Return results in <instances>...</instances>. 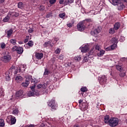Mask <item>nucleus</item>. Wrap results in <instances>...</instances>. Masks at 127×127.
<instances>
[{
  "mask_svg": "<svg viewBox=\"0 0 127 127\" xmlns=\"http://www.w3.org/2000/svg\"><path fill=\"white\" fill-rule=\"evenodd\" d=\"M28 85H29V83L28 82H27L26 81H25V82H23L21 84V86L24 87V88L28 87Z\"/></svg>",
  "mask_w": 127,
  "mask_h": 127,
  "instance_id": "nucleus-31",
  "label": "nucleus"
},
{
  "mask_svg": "<svg viewBox=\"0 0 127 127\" xmlns=\"http://www.w3.org/2000/svg\"><path fill=\"white\" fill-rule=\"evenodd\" d=\"M83 61V62H88V61H89V58H88L87 56L84 58Z\"/></svg>",
  "mask_w": 127,
  "mask_h": 127,
  "instance_id": "nucleus-42",
  "label": "nucleus"
},
{
  "mask_svg": "<svg viewBox=\"0 0 127 127\" xmlns=\"http://www.w3.org/2000/svg\"><path fill=\"white\" fill-rule=\"evenodd\" d=\"M30 89L32 90V91H35V90H34V89H35V85L34 84L32 86H31Z\"/></svg>",
  "mask_w": 127,
  "mask_h": 127,
  "instance_id": "nucleus-55",
  "label": "nucleus"
},
{
  "mask_svg": "<svg viewBox=\"0 0 127 127\" xmlns=\"http://www.w3.org/2000/svg\"><path fill=\"white\" fill-rule=\"evenodd\" d=\"M88 54L92 55L94 54V49H92L88 53Z\"/></svg>",
  "mask_w": 127,
  "mask_h": 127,
  "instance_id": "nucleus-54",
  "label": "nucleus"
},
{
  "mask_svg": "<svg viewBox=\"0 0 127 127\" xmlns=\"http://www.w3.org/2000/svg\"><path fill=\"white\" fill-rule=\"evenodd\" d=\"M31 80H32V76L29 75L26 78L25 81L27 82V83L30 84V81H31Z\"/></svg>",
  "mask_w": 127,
  "mask_h": 127,
  "instance_id": "nucleus-23",
  "label": "nucleus"
},
{
  "mask_svg": "<svg viewBox=\"0 0 127 127\" xmlns=\"http://www.w3.org/2000/svg\"><path fill=\"white\" fill-rule=\"evenodd\" d=\"M66 14L65 13H60L59 14V16L61 18H64L65 17V15Z\"/></svg>",
  "mask_w": 127,
  "mask_h": 127,
  "instance_id": "nucleus-40",
  "label": "nucleus"
},
{
  "mask_svg": "<svg viewBox=\"0 0 127 127\" xmlns=\"http://www.w3.org/2000/svg\"><path fill=\"white\" fill-rule=\"evenodd\" d=\"M119 76L121 78H123V77H125V76H126V72H124V71L121 72L119 74Z\"/></svg>",
  "mask_w": 127,
  "mask_h": 127,
  "instance_id": "nucleus-34",
  "label": "nucleus"
},
{
  "mask_svg": "<svg viewBox=\"0 0 127 127\" xmlns=\"http://www.w3.org/2000/svg\"><path fill=\"white\" fill-rule=\"evenodd\" d=\"M107 76L105 75H101L98 77L99 83L102 86H104V85H106V84H107Z\"/></svg>",
  "mask_w": 127,
  "mask_h": 127,
  "instance_id": "nucleus-4",
  "label": "nucleus"
},
{
  "mask_svg": "<svg viewBox=\"0 0 127 127\" xmlns=\"http://www.w3.org/2000/svg\"><path fill=\"white\" fill-rule=\"evenodd\" d=\"M67 2H68L69 3H73L74 0H67Z\"/></svg>",
  "mask_w": 127,
  "mask_h": 127,
  "instance_id": "nucleus-61",
  "label": "nucleus"
},
{
  "mask_svg": "<svg viewBox=\"0 0 127 127\" xmlns=\"http://www.w3.org/2000/svg\"><path fill=\"white\" fill-rule=\"evenodd\" d=\"M105 54V51L103 50H99L97 53V56L101 57Z\"/></svg>",
  "mask_w": 127,
  "mask_h": 127,
  "instance_id": "nucleus-20",
  "label": "nucleus"
},
{
  "mask_svg": "<svg viewBox=\"0 0 127 127\" xmlns=\"http://www.w3.org/2000/svg\"><path fill=\"white\" fill-rule=\"evenodd\" d=\"M4 127V120L3 119H0V127Z\"/></svg>",
  "mask_w": 127,
  "mask_h": 127,
  "instance_id": "nucleus-30",
  "label": "nucleus"
},
{
  "mask_svg": "<svg viewBox=\"0 0 127 127\" xmlns=\"http://www.w3.org/2000/svg\"><path fill=\"white\" fill-rule=\"evenodd\" d=\"M48 105L49 107H51V110L52 112H54V111H56L57 109V106H56V103H55V100L52 99L48 102Z\"/></svg>",
  "mask_w": 127,
  "mask_h": 127,
  "instance_id": "nucleus-2",
  "label": "nucleus"
},
{
  "mask_svg": "<svg viewBox=\"0 0 127 127\" xmlns=\"http://www.w3.org/2000/svg\"><path fill=\"white\" fill-rule=\"evenodd\" d=\"M0 47L2 49H4L5 48V44L4 43H2L1 44Z\"/></svg>",
  "mask_w": 127,
  "mask_h": 127,
  "instance_id": "nucleus-51",
  "label": "nucleus"
},
{
  "mask_svg": "<svg viewBox=\"0 0 127 127\" xmlns=\"http://www.w3.org/2000/svg\"><path fill=\"white\" fill-rule=\"evenodd\" d=\"M50 73V71L48 70V69L47 68H45V71L44 72V75L46 76L48 75H49V74Z\"/></svg>",
  "mask_w": 127,
  "mask_h": 127,
  "instance_id": "nucleus-29",
  "label": "nucleus"
},
{
  "mask_svg": "<svg viewBox=\"0 0 127 127\" xmlns=\"http://www.w3.org/2000/svg\"><path fill=\"white\" fill-rule=\"evenodd\" d=\"M80 91H81V92H83L84 93L85 92H87L88 91V89L86 87H83L81 88Z\"/></svg>",
  "mask_w": 127,
  "mask_h": 127,
  "instance_id": "nucleus-36",
  "label": "nucleus"
},
{
  "mask_svg": "<svg viewBox=\"0 0 127 127\" xmlns=\"http://www.w3.org/2000/svg\"><path fill=\"white\" fill-rule=\"evenodd\" d=\"M38 95L39 94H38V91L37 90H31L28 93V96H29V97L38 96Z\"/></svg>",
  "mask_w": 127,
  "mask_h": 127,
  "instance_id": "nucleus-10",
  "label": "nucleus"
},
{
  "mask_svg": "<svg viewBox=\"0 0 127 127\" xmlns=\"http://www.w3.org/2000/svg\"><path fill=\"white\" fill-rule=\"evenodd\" d=\"M42 86L43 89H46L47 87V84L44 83L43 84H42Z\"/></svg>",
  "mask_w": 127,
  "mask_h": 127,
  "instance_id": "nucleus-57",
  "label": "nucleus"
},
{
  "mask_svg": "<svg viewBox=\"0 0 127 127\" xmlns=\"http://www.w3.org/2000/svg\"><path fill=\"white\" fill-rule=\"evenodd\" d=\"M117 5H118V10H123L125 8V5H124L122 1L120 3H118Z\"/></svg>",
  "mask_w": 127,
  "mask_h": 127,
  "instance_id": "nucleus-12",
  "label": "nucleus"
},
{
  "mask_svg": "<svg viewBox=\"0 0 127 127\" xmlns=\"http://www.w3.org/2000/svg\"><path fill=\"white\" fill-rule=\"evenodd\" d=\"M7 123H9L10 125H15V123H16V119L14 116H12L10 115V116L7 117V119L6 120Z\"/></svg>",
  "mask_w": 127,
  "mask_h": 127,
  "instance_id": "nucleus-5",
  "label": "nucleus"
},
{
  "mask_svg": "<svg viewBox=\"0 0 127 127\" xmlns=\"http://www.w3.org/2000/svg\"><path fill=\"white\" fill-rule=\"evenodd\" d=\"M102 31V27L99 26L97 28H95L93 31H91L90 32V34L93 35V36H95V35H97L99 34Z\"/></svg>",
  "mask_w": 127,
  "mask_h": 127,
  "instance_id": "nucleus-6",
  "label": "nucleus"
},
{
  "mask_svg": "<svg viewBox=\"0 0 127 127\" xmlns=\"http://www.w3.org/2000/svg\"><path fill=\"white\" fill-rule=\"evenodd\" d=\"M85 21H87V22H93V20L91 18L86 19Z\"/></svg>",
  "mask_w": 127,
  "mask_h": 127,
  "instance_id": "nucleus-49",
  "label": "nucleus"
},
{
  "mask_svg": "<svg viewBox=\"0 0 127 127\" xmlns=\"http://www.w3.org/2000/svg\"><path fill=\"white\" fill-rule=\"evenodd\" d=\"M124 40H125V37L123 36H121L120 39V41L121 42H123V41H124Z\"/></svg>",
  "mask_w": 127,
  "mask_h": 127,
  "instance_id": "nucleus-59",
  "label": "nucleus"
},
{
  "mask_svg": "<svg viewBox=\"0 0 127 127\" xmlns=\"http://www.w3.org/2000/svg\"><path fill=\"white\" fill-rule=\"evenodd\" d=\"M36 58H37V59H42V58H43V53H37V54H36Z\"/></svg>",
  "mask_w": 127,
  "mask_h": 127,
  "instance_id": "nucleus-18",
  "label": "nucleus"
},
{
  "mask_svg": "<svg viewBox=\"0 0 127 127\" xmlns=\"http://www.w3.org/2000/svg\"><path fill=\"white\" fill-rule=\"evenodd\" d=\"M95 49L96 50H98V51H100V50H101V47L97 45L95 46Z\"/></svg>",
  "mask_w": 127,
  "mask_h": 127,
  "instance_id": "nucleus-47",
  "label": "nucleus"
},
{
  "mask_svg": "<svg viewBox=\"0 0 127 127\" xmlns=\"http://www.w3.org/2000/svg\"><path fill=\"white\" fill-rule=\"evenodd\" d=\"M73 127H80V126L78 124H75L74 126H73Z\"/></svg>",
  "mask_w": 127,
  "mask_h": 127,
  "instance_id": "nucleus-64",
  "label": "nucleus"
},
{
  "mask_svg": "<svg viewBox=\"0 0 127 127\" xmlns=\"http://www.w3.org/2000/svg\"><path fill=\"white\" fill-rule=\"evenodd\" d=\"M37 87L38 89H41V88H43L42 84H38Z\"/></svg>",
  "mask_w": 127,
  "mask_h": 127,
  "instance_id": "nucleus-56",
  "label": "nucleus"
},
{
  "mask_svg": "<svg viewBox=\"0 0 127 127\" xmlns=\"http://www.w3.org/2000/svg\"><path fill=\"white\" fill-rule=\"evenodd\" d=\"M109 32L110 34H114L116 31H115V29L114 28H111L109 30Z\"/></svg>",
  "mask_w": 127,
  "mask_h": 127,
  "instance_id": "nucleus-32",
  "label": "nucleus"
},
{
  "mask_svg": "<svg viewBox=\"0 0 127 127\" xmlns=\"http://www.w3.org/2000/svg\"><path fill=\"white\" fill-rule=\"evenodd\" d=\"M74 59V60H75V61H76L77 62L81 60V57L79 56L75 57Z\"/></svg>",
  "mask_w": 127,
  "mask_h": 127,
  "instance_id": "nucleus-38",
  "label": "nucleus"
},
{
  "mask_svg": "<svg viewBox=\"0 0 127 127\" xmlns=\"http://www.w3.org/2000/svg\"><path fill=\"white\" fill-rule=\"evenodd\" d=\"M31 83H36V79H32H32L31 80Z\"/></svg>",
  "mask_w": 127,
  "mask_h": 127,
  "instance_id": "nucleus-60",
  "label": "nucleus"
},
{
  "mask_svg": "<svg viewBox=\"0 0 127 127\" xmlns=\"http://www.w3.org/2000/svg\"><path fill=\"white\" fill-rule=\"evenodd\" d=\"M19 113L18 109H15L13 110L12 114L13 115H17Z\"/></svg>",
  "mask_w": 127,
  "mask_h": 127,
  "instance_id": "nucleus-39",
  "label": "nucleus"
},
{
  "mask_svg": "<svg viewBox=\"0 0 127 127\" xmlns=\"http://www.w3.org/2000/svg\"><path fill=\"white\" fill-rule=\"evenodd\" d=\"M74 23H75V21H74V20L72 19L71 21V23L67 24V26L68 27L71 28L72 27V26H73V24H74Z\"/></svg>",
  "mask_w": 127,
  "mask_h": 127,
  "instance_id": "nucleus-27",
  "label": "nucleus"
},
{
  "mask_svg": "<svg viewBox=\"0 0 127 127\" xmlns=\"http://www.w3.org/2000/svg\"><path fill=\"white\" fill-rule=\"evenodd\" d=\"M18 8H23V3L22 2H19L18 3Z\"/></svg>",
  "mask_w": 127,
  "mask_h": 127,
  "instance_id": "nucleus-33",
  "label": "nucleus"
},
{
  "mask_svg": "<svg viewBox=\"0 0 127 127\" xmlns=\"http://www.w3.org/2000/svg\"><path fill=\"white\" fill-rule=\"evenodd\" d=\"M80 49L81 50V52L83 53H86L88 50H89V48H88V46L85 45L83 47L80 48Z\"/></svg>",
  "mask_w": 127,
  "mask_h": 127,
  "instance_id": "nucleus-17",
  "label": "nucleus"
},
{
  "mask_svg": "<svg viewBox=\"0 0 127 127\" xmlns=\"http://www.w3.org/2000/svg\"><path fill=\"white\" fill-rule=\"evenodd\" d=\"M88 59H92V58H93V55H91V54H89L87 56Z\"/></svg>",
  "mask_w": 127,
  "mask_h": 127,
  "instance_id": "nucleus-50",
  "label": "nucleus"
},
{
  "mask_svg": "<svg viewBox=\"0 0 127 127\" xmlns=\"http://www.w3.org/2000/svg\"><path fill=\"white\" fill-rule=\"evenodd\" d=\"M105 50H106V51H111V50H112L111 46H109V47L105 48Z\"/></svg>",
  "mask_w": 127,
  "mask_h": 127,
  "instance_id": "nucleus-53",
  "label": "nucleus"
},
{
  "mask_svg": "<svg viewBox=\"0 0 127 127\" xmlns=\"http://www.w3.org/2000/svg\"><path fill=\"white\" fill-rule=\"evenodd\" d=\"M121 27V24H120V22H117L115 24L114 29L115 30H118L120 29Z\"/></svg>",
  "mask_w": 127,
  "mask_h": 127,
  "instance_id": "nucleus-21",
  "label": "nucleus"
},
{
  "mask_svg": "<svg viewBox=\"0 0 127 127\" xmlns=\"http://www.w3.org/2000/svg\"><path fill=\"white\" fill-rule=\"evenodd\" d=\"M11 60V57L10 56V54L9 52L6 51L3 53V56L2 57V60L4 62V63H7V62H9Z\"/></svg>",
  "mask_w": 127,
  "mask_h": 127,
  "instance_id": "nucleus-1",
  "label": "nucleus"
},
{
  "mask_svg": "<svg viewBox=\"0 0 127 127\" xmlns=\"http://www.w3.org/2000/svg\"><path fill=\"white\" fill-rule=\"evenodd\" d=\"M116 68L117 70H118V71H120V72H122V71H123V70H124V68H123V67H122V66H121L120 65H116Z\"/></svg>",
  "mask_w": 127,
  "mask_h": 127,
  "instance_id": "nucleus-25",
  "label": "nucleus"
},
{
  "mask_svg": "<svg viewBox=\"0 0 127 127\" xmlns=\"http://www.w3.org/2000/svg\"><path fill=\"white\" fill-rule=\"evenodd\" d=\"M52 41H49L48 42H46L43 45V46H44V47H48V46H51V47H53V45H54V44H52Z\"/></svg>",
  "mask_w": 127,
  "mask_h": 127,
  "instance_id": "nucleus-15",
  "label": "nucleus"
},
{
  "mask_svg": "<svg viewBox=\"0 0 127 127\" xmlns=\"http://www.w3.org/2000/svg\"><path fill=\"white\" fill-rule=\"evenodd\" d=\"M122 0H110V2L113 4V5H117L118 3H120Z\"/></svg>",
  "mask_w": 127,
  "mask_h": 127,
  "instance_id": "nucleus-16",
  "label": "nucleus"
},
{
  "mask_svg": "<svg viewBox=\"0 0 127 127\" xmlns=\"http://www.w3.org/2000/svg\"><path fill=\"white\" fill-rule=\"evenodd\" d=\"M22 80H23V77L20 75L17 76L15 78L16 83H20Z\"/></svg>",
  "mask_w": 127,
  "mask_h": 127,
  "instance_id": "nucleus-19",
  "label": "nucleus"
},
{
  "mask_svg": "<svg viewBox=\"0 0 127 127\" xmlns=\"http://www.w3.org/2000/svg\"><path fill=\"white\" fill-rule=\"evenodd\" d=\"M24 92L23 91V90H20L17 92H16V97H18V98H23L24 97V94H23Z\"/></svg>",
  "mask_w": 127,
  "mask_h": 127,
  "instance_id": "nucleus-11",
  "label": "nucleus"
},
{
  "mask_svg": "<svg viewBox=\"0 0 127 127\" xmlns=\"http://www.w3.org/2000/svg\"><path fill=\"white\" fill-rule=\"evenodd\" d=\"M27 45H28L30 47H32V46H33V42L32 41H29L28 42L27 44L26 45H25L24 47H26V46H27Z\"/></svg>",
  "mask_w": 127,
  "mask_h": 127,
  "instance_id": "nucleus-28",
  "label": "nucleus"
},
{
  "mask_svg": "<svg viewBox=\"0 0 127 127\" xmlns=\"http://www.w3.org/2000/svg\"><path fill=\"white\" fill-rule=\"evenodd\" d=\"M13 49H14L18 54H22L23 53V48L22 47L14 46L13 47Z\"/></svg>",
  "mask_w": 127,
  "mask_h": 127,
  "instance_id": "nucleus-9",
  "label": "nucleus"
},
{
  "mask_svg": "<svg viewBox=\"0 0 127 127\" xmlns=\"http://www.w3.org/2000/svg\"><path fill=\"white\" fill-rule=\"evenodd\" d=\"M111 41L112 43H114V44H116V43H118V40L116 38H113L112 39Z\"/></svg>",
  "mask_w": 127,
  "mask_h": 127,
  "instance_id": "nucleus-35",
  "label": "nucleus"
},
{
  "mask_svg": "<svg viewBox=\"0 0 127 127\" xmlns=\"http://www.w3.org/2000/svg\"><path fill=\"white\" fill-rule=\"evenodd\" d=\"M28 40H29V37L26 36V38L24 39V43H27V42H28Z\"/></svg>",
  "mask_w": 127,
  "mask_h": 127,
  "instance_id": "nucleus-52",
  "label": "nucleus"
},
{
  "mask_svg": "<svg viewBox=\"0 0 127 127\" xmlns=\"http://www.w3.org/2000/svg\"><path fill=\"white\" fill-rule=\"evenodd\" d=\"M85 105H87V104H86V103H82V108H86Z\"/></svg>",
  "mask_w": 127,
  "mask_h": 127,
  "instance_id": "nucleus-62",
  "label": "nucleus"
},
{
  "mask_svg": "<svg viewBox=\"0 0 127 127\" xmlns=\"http://www.w3.org/2000/svg\"><path fill=\"white\" fill-rule=\"evenodd\" d=\"M44 9H45V6L44 5H41L39 8V10H40L41 11H43Z\"/></svg>",
  "mask_w": 127,
  "mask_h": 127,
  "instance_id": "nucleus-43",
  "label": "nucleus"
},
{
  "mask_svg": "<svg viewBox=\"0 0 127 127\" xmlns=\"http://www.w3.org/2000/svg\"><path fill=\"white\" fill-rule=\"evenodd\" d=\"M9 15H11V16H14L15 17H17L19 15V13L16 12H10L9 13Z\"/></svg>",
  "mask_w": 127,
  "mask_h": 127,
  "instance_id": "nucleus-22",
  "label": "nucleus"
},
{
  "mask_svg": "<svg viewBox=\"0 0 127 127\" xmlns=\"http://www.w3.org/2000/svg\"><path fill=\"white\" fill-rule=\"evenodd\" d=\"M10 43H11V44H13V45H15V44H16V40L11 39L10 40Z\"/></svg>",
  "mask_w": 127,
  "mask_h": 127,
  "instance_id": "nucleus-37",
  "label": "nucleus"
},
{
  "mask_svg": "<svg viewBox=\"0 0 127 127\" xmlns=\"http://www.w3.org/2000/svg\"><path fill=\"white\" fill-rule=\"evenodd\" d=\"M112 50H114V49H116V47H117V44H114L110 46Z\"/></svg>",
  "mask_w": 127,
  "mask_h": 127,
  "instance_id": "nucleus-41",
  "label": "nucleus"
},
{
  "mask_svg": "<svg viewBox=\"0 0 127 127\" xmlns=\"http://www.w3.org/2000/svg\"><path fill=\"white\" fill-rule=\"evenodd\" d=\"M77 30L79 31H84V30H85L86 26L84 24V23H83L82 22H80L77 24Z\"/></svg>",
  "mask_w": 127,
  "mask_h": 127,
  "instance_id": "nucleus-8",
  "label": "nucleus"
},
{
  "mask_svg": "<svg viewBox=\"0 0 127 127\" xmlns=\"http://www.w3.org/2000/svg\"><path fill=\"white\" fill-rule=\"evenodd\" d=\"M25 69H26V65L24 64L20 65L17 68V70L15 71L14 74H17V72H23L25 71Z\"/></svg>",
  "mask_w": 127,
  "mask_h": 127,
  "instance_id": "nucleus-7",
  "label": "nucleus"
},
{
  "mask_svg": "<svg viewBox=\"0 0 127 127\" xmlns=\"http://www.w3.org/2000/svg\"><path fill=\"white\" fill-rule=\"evenodd\" d=\"M11 75H12V72L11 71H7L5 72L6 80H7V81L10 80V76H11Z\"/></svg>",
  "mask_w": 127,
  "mask_h": 127,
  "instance_id": "nucleus-13",
  "label": "nucleus"
},
{
  "mask_svg": "<svg viewBox=\"0 0 127 127\" xmlns=\"http://www.w3.org/2000/svg\"><path fill=\"white\" fill-rule=\"evenodd\" d=\"M51 16H52V13L51 12H49L46 15V18H49Z\"/></svg>",
  "mask_w": 127,
  "mask_h": 127,
  "instance_id": "nucleus-45",
  "label": "nucleus"
},
{
  "mask_svg": "<svg viewBox=\"0 0 127 127\" xmlns=\"http://www.w3.org/2000/svg\"><path fill=\"white\" fill-rule=\"evenodd\" d=\"M49 2L50 4H54L56 2V0H50Z\"/></svg>",
  "mask_w": 127,
  "mask_h": 127,
  "instance_id": "nucleus-46",
  "label": "nucleus"
},
{
  "mask_svg": "<svg viewBox=\"0 0 127 127\" xmlns=\"http://www.w3.org/2000/svg\"><path fill=\"white\" fill-rule=\"evenodd\" d=\"M65 1V0H60L59 3L60 4H63V3Z\"/></svg>",
  "mask_w": 127,
  "mask_h": 127,
  "instance_id": "nucleus-58",
  "label": "nucleus"
},
{
  "mask_svg": "<svg viewBox=\"0 0 127 127\" xmlns=\"http://www.w3.org/2000/svg\"><path fill=\"white\" fill-rule=\"evenodd\" d=\"M13 32V31L12 29H10L7 31V37H10L11 36V34H12V33Z\"/></svg>",
  "mask_w": 127,
  "mask_h": 127,
  "instance_id": "nucleus-26",
  "label": "nucleus"
},
{
  "mask_svg": "<svg viewBox=\"0 0 127 127\" xmlns=\"http://www.w3.org/2000/svg\"><path fill=\"white\" fill-rule=\"evenodd\" d=\"M109 125L110 127H117V126L119 125V119L116 118H112L110 119Z\"/></svg>",
  "mask_w": 127,
  "mask_h": 127,
  "instance_id": "nucleus-3",
  "label": "nucleus"
},
{
  "mask_svg": "<svg viewBox=\"0 0 127 127\" xmlns=\"http://www.w3.org/2000/svg\"><path fill=\"white\" fill-rule=\"evenodd\" d=\"M55 52L56 54H59V53H60V52H61V49H60V48H58L57 50H56Z\"/></svg>",
  "mask_w": 127,
  "mask_h": 127,
  "instance_id": "nucleus-44",
  "label": "nucleus"
},
{
  "mask_svg": "<svg viewBox=\"0 0 127 127\" xmlns=\"http://www.w3.org/2000/svg\"><path fill=\"white\" fill-rule=\"evenodd\" d=\"M104 121L105 124H110L111 119H110V116L109 115H106L104 117Z\"/></svg>",
  "mask_w": 127,
  "mask_h": 127,
  "instance_id": "nucleus-14",
  "label": "nucleus"
},
{
  "mask_svg": "<svg viewBox=\"0 0 127 127\" xmlns=\"http://www.w3.org/2000/svg\"><path fill=\"white\" fill-rule=\"evenodd\" d=\"M64 58V56L63 55H60L58 58V59L60 60H63Z\"/></svg>",
  "mask_w": 127,
  "mask_h": 127,
  "instance_id": "nucleus-48",
  "label": "nucleus"
},
{
  "mask_svg": "<svg viewBox=\"0 0 127 127\" xmlns=\"http://www.w3.org/2000/svg\"><path fill=\"white\" fill-rule=\"evenodd\" d=\"M10 19V17L9 16V14H8L5 18L3 19L2 21H3V22H7Z\"/></svg>",
  "mask_w": 127,
  "mask_h": 127,
  "instance_id": "nucleus-24",
  "label": "nucleus"
},
{
  "mask_svg": "<svg viewBox=\"0 0 127 127\" xmlns=\"http://www.w3.org/2000/svg\"><path fill=\"white\" fill-rule=\"evenodd\" d=\"M26 127H34V126H33L32 125H27L26 126Z\"/></svg>",
  "mask_w": 127,
  "mask_h": 127,
  "instance_id": "nucleus-63",
  "label": "nucleus"
}]
</instances>
